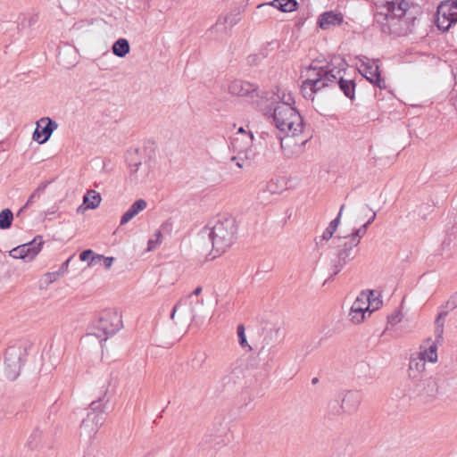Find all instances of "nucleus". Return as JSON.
Wrapping results in <instances>:
<instances>
[{
    "instance_id": "39448f33",
    "label": "nucleus",
    "mask_w": 457,
    "mask_h": 457,
    "mask_svg": "<svg viewBox=\"0 0 457 457\" xmlns=\"http://www.w3.org/2000/svg\"><path fill=\"white\" fill-rule=\"evenodd\" d=\"M329 247L336 251L334 257L330 260V266L333 270L330 278H332L337 275L350 261L354 259L353 249L356 245L347 240V237H336L332 239Z\"/></svg>"
},
{
    "instance_id": "f8f14e48",
    "label": "nucleus",
    "mask_w": 457,
    "mask_h": 457,
    "mask_svg": "<svg viewBox=\"0 0 457 457\" xmlns=\"http://www.w3.org/2000/svg\"><path fill=\"white\" fill-rule=\"evenodd\" d=\"M43 244V237L37 236L32 241L12 248L9 252V255L12 258L21 259L25 262L32 261L40 252Z\"/></svg>"
},
{
    "instance_id": "c03bdc74",
    "label": "nucleus",
    "mask_w": 457,
    "mask_h": 457,
    "mask_svg": "<svg viewBox=\"0 0 457 457\" xmlns=\"http://www.w3.org/2000/svg\"><path fill=\"white\" fill-rule=\"evenodd\" d=\"M402 312L396 310L387 317V321L390 325L394 326L398 324L402 320Z\"/></svg>"
},
{
    "instance_id": "8fccbe9b",
    "label": "nucleus",
    "mask_w": 457,
    "mask_h": 457,
    "mask_svg": "<svg viewBox=\"0 0 457 457\" xmlns=\"http://www.w3.org/2000/svg\"><path fill=\"white\" fill-rule=\"evenodd\" d=\"M370 215L368 218L367 221L365 222L366 226H370L376 219V212L371 210V212H369Z\"/></svg>"
},
{
    "instance_id": "6e6d98bb",
    "label": "nucleus",
    "mask_w": 457,
    "mask_h": 457,
    "mask_svg": "<svg viewBox=\"0 0 457 457\" xmlns=\"http://www.w3.org/2000/svg\"><path fill=\"white\" fill-rule=\"evenodd\" d=\"M180 303H181V301H179V303H178L173 307L172 312H171V313H170V319H172V320L174 319L175 313H176L177 309H178L179 305L180 304Z\"/></svg>"
},
{
    "instance_id": "69168bd1",
    "label": "nucleus",
    "mask_w": 457,
    "mask_h": 457,
    "mask_svg": "<svg viewBox=\"0 0 457 457\" xmlns=\"http://www.w3.org/2000/svg\"><path fill=\"white\" fill-rule=\"evenodd\" d=\"M237 156H233V157L231 158V160H232V161H235V160H237Z\"/></svg>"
},
{
    "instance_id": "dca6fc26",
    "label": "nucleus",
    "mask_w": 457,
    "mask_h": 457,
    "mask_svg": "<svg viewBox=\"0 0 457 457\" xmlns=\"http://www.w3.org/2000/svg\"><path fill=\"white\" fill-rule=\"evenodd\" d=\"M255 91V85L241 79H235L228 86V92L238 96H249Z\"/></svg>"
},
{
    "instance_id": "ea45409f",
    "label": "nucleus",
    "mask_w": 457,
    "mask_h": 457,
    "mask_svg": "<svg viewBox=\"0 0 457 457\" xmlns=\"http://www.w3.org/2000/svg\"><path fill=\"white\" fill-rule=\"evenodd\" d=\"M444 342V336L442 335V340L439 342L437 340L436 335H435V341L432 345H430V362L437 361V353L436 350L439 345H442Z\"/></svg>"
},
{
    "instance_id": "58836bf2",
    "label": "nucleus",
    "mask_w": 457,
    "mask_h": 457,
    "mask_svg": "<svg viewBox=\"0 0 457 457\" xmlns=\"http://www.w3.org/2000/svg\"><path fill=\"white\" fill-rule=\"evenodd\" d=\"M87 419H91V423L96 426V429L98 430L104 422V418L102 411L88 413Z\"/></svg>"
},
{
    "instance_id": "4c0bfd02",
    "label": "nucleus",
    "mask_w": 457,
    "mask_h": 457,
    "mask_svg": "<svg viewBox=\"0 0 457 457\" xmlns=\"http://www.w3.org/2000/svg\"><path fill=\"white\" fill-rule=\"evenodd\" d=\"M243 370L240 368L234 369L231 373L224 378L225 384H237L241 379Z\"/></svg>"
},
{
    "instance_id": "0eeeda50",
    "label": "nucleus",
    "mask_w": 457,
    "mask_h": 457,
    "mask_svg": "<svg viewBox=\"0 0 457 457\" xmlns=\"http://www.w3.org/2000/svg\"><path fill=\"white\" fill-rule=\"evenodd\" d=\"M122 327L121 316L114 310L104 311L99 319L96 321L95 328L96 332L94 335L97 338L104 337L106 340L108 337L114 335Z\"/></svg>"
},
{
    "instance_id": "6e6552de",
    "label": "nucleus",
    "mask_w": 457,
    "mask_h": 457,
    "mask_svg": "<svg viewBox=\"0 0 457 457\" xmlns=\"http://www.w3.org/2000/svg\"><path fill=\"white\" fill-rule=\"evenodd\" d=\"M373 295V290H366L361 291L357 296L349 312V318L353 323L360 324L364 320L367 312L369 314L372 312L370 305H373V303L370 300V296Z\"/></svg>"
},
{
    "instance_id": "4468645a",
    "label": "nucleus",
    "mask_w": 457,
    "mask_h": 457,
    "mask_svg": "<svg viewBox=\"0 0 457 457\" xmlns=\"http://www.w3.org/2000/svg\"><path fill=\"white\" fill-rule=\"evenodd\" d=\"M57 123L52 119L46 117L37 122V128L33 132L32 138L38 144L46 143L57 129Z\"/></svg>"
},
{
    "instance_id": "412c9836",
    "label": "nucleus",
    "mask_w": 457,
    "mask_h": 457,
    "mask_svg": "<svg viewBox=\"0 0 457 457\" xmlns=\"http://www.w3.org/2000/svg\"><path fill=\"white\" fill-rule=\"evenodd\" d=\"M242 12L243 10L239 7L232 9L227 15L219 17L213 28L225 24H228L230 27L235 26L239 22Z\"/></svg>"
},
{
    "instance_id": "2eb2a0df",
    "label": "nucleus",
    "mask_w": 457,
    "mask_h": 457,
    "mask_svg": "<svg viewBox=\"0 0 457 457\" xmlns=\"http://www.w3.org/2000/svg\"><path fill=\"white\" fill-rule=\"evenodd\" d=\"M362 401V395L360 391H347L341 403L345 413H354Z\"/></svg>"
},
{
    "instance_id": "4be33fe9",
    "label": "nucleus",
    "mask_w": 457,
    "mask_h": 457,
    "mask_svg": "<svg viewBox=\"0 0 457 457\" xmlns=\"http://www.w3.org/2000/svg\"><path fill=\"white\" fill-rule=\"evenodd\" d=\"M98 430L96 429V426L94 427L91 423V419H84L80 425L79 436L81 438H84L87 444H90L96 435Z\"/></svg>"
},
{
    "instance_id": "13d9d810",
    "label": "nucleus",
    "mask_w": 457,
    "mask_h": 457,
    "mask_svg": "<svg viewBox=\"0 0 457 457\" xmlns=\"http://www.w3.org/2000/svg\"><path fill=\"white\" fill-rule=\"evenodd\" d=\"M326 229L328 230L332 235H334V233L336 232V230L337 228H335V227H332V225L329 224L328 227Z\"/></svg>"
},
{
    "instance_id": "c9c22d12",
    "label": "nucleus",
    "mask_w": 457,
    "mask_h": 457,
    "mask_svg": "<svg viewBox=\"0 0 457 457\" xmlns=\"http://www.w3.org/2000/svg\"><path fill=\"white\" fill-rule=\"evenodd\" d=\"M96 260L103 261L104 266L105 267V269H110L112 265L114 258L113 257H105V256L100 255V254H95L88 261V265H90V266L96 265Z\"/></svg>"
},
{
    "instance_id": "20e7f679",
    "label": "nucleus",
    "mask_w": 457,
    "mask_h": 457,
    "mask_svg": "<svg viewBox=\"0 0 457 457\" xmlns=\"http://www.w3.org/2000/svg\"><path fill=\"white\" fill-rule=\"evenodd\" d=\"M237 233V226L234 218L228 217L219 220L209 233L213 251L217 254L223 253L235 242Z\"/></svg>"
},
{
    "instance_id": "5701e85b",
    "label": "nucleus",
    "mask_w": 457,
    "mask_h": 457,
    "mask_svg": "<svg viewBox=\"0 0 457 457\" xmlns=\"http://www.w3.org/2000/svg\"><path fill=\"white\" fill-rule=\"evenodd\" d=\"M278 330H270L267 332V335L263 338L262 345L261 349L259 350L258 354L259 355H264V354H273L275 353V345L271 343L272 336L278 335Z\"/></svg>"
},
{
    "instance_id": "a19ab883",
    "label": "nucleus",
    "mask_w": 457,
    "mask_h": 457,
    "mask_svg": "<svg viewBox=\"0 0 457 457\" xmlns=\"http://www.w3.org/2000/svg\"><path fill=\"white\" fill-rule=\"evenodd\" d=\"M280 2H281L280 0H272L271 2H269V3L260 4L257 6V9H259V10L267 9V12L265 13V15L270 16V8L274 7V8L279 10Z\"/></svg>"
},
{
    "instance_id": "c756f323",
    "label": "nucleus",
    "mask_w": 457,
    "mask_h": 457,
    "mask_svg": "<svg viewBox=\"0 0 457 457\" xmlns=\"http://www.w3.org/2000/svg\"><path fill=\"white\" fill-rule=\"evenodd\" d=\"M42 431L35 428L28 437L27 446L31 450L37 449L40 445Z\"/></svg>"
},
{
    "instance_id": "f704fd0d",
    "label": "nucleus",
    "mask_w": 457,
    "mask_h": 457,
    "mask_svg": "<svg viewBox=\"0 0 457 457\" xmlns=\"http://www.w3.org/2000/svg\"><path fill=\"white\" fill-rule=\"evenodd\" d=\"M237 334L238 337V343L242 348L247 347L250 351L252 350V347L247 342L246 337H245V328L243 324H239L237 328Z\"/></svg>"
},
{
    "instance_id": "473e14b6",
    "label": "nucleus",
    "mask_w": 457,
    "mask_h": 457,
    "mask_svg": "<svg viewBox=\"0 0 457 457\" xmlns=\"http://www.w3.org/2000/svg\"><path fill=\"white\" fill-rule=\"evenodd\" d=\"M206 361V355L204 353L196 352L189 361V365L194 370H199L203 368Z\"/></svg>"
},
{
    "instance_id": "79ce46f5",
    "label": "nucleus",
    "mask_w": 457,
    "mask_h": 457,
    "mask_svg": "<svg viewBox=\"0 0 457 457\" xmlns=\"http://www.w3.org/2000/svg\"><path fill=\"white\" fill-rule=\"evenodd\" d=\"M154 238H150V239L148 240V243H147V245H148V246H147V250H148V251H152V250L155 249V248H156V246H157L158 245H160V243H161V237H162V233H161V231L157 230V231L155 232V234H154Z\"/></svg>"
},
{
    "instance_id": "cd10ccee",
    "label": "nucleus",
    "mask_w": 457,
    "mask_h": 457,
    "mask_svg": "<svg viewBox=\"0 0 457 457\" xmlns=\"http://www.w3.org/2000/svg\"><path fill=\"white\" fill-rule=\"evenodd\" d=\"M138 149H130L127 152V162L131 169V172L135 173L141 165V160L138 157Z\"/></svg>"
},
{
    "instance_id": "9b49d317",
    "label": "nucleus",
    "mask_w": 457,
    "mask_h": 457,
    "mask_svg": "<svg viewBox=\"0 0 457 457\" xmlns=\"http://www.w3.org/2000/svg\"><path fill=\"white\" fill-rule=\"evenodd\" d=\"M296 136L293 133L286 134L284 137L276 136L284 155L287 158H296L303 154L305 150V144L310 138L305 137L299 140L295 137Z\"/></svg>"
},
{
    "instance_id": "37998d69",
    "label": "nucleus",
    "mask_w": 457,
    "mask_h": 457,
    "mask_svg": "<svg viewBox=\"0 0 457 457\" xmlns=\"http://www.w3.org/2000/svg\"><path fill=\"white\" fill-rule=\"evenodd\" d=\"M370 212H371V208L368 204L361 207L356 213V221H361L364 218L368 217Z\"/></svg>"
},
{
    "instance_id": "0e129e2a",
    "label": "nucleus",
    "mask_w": 457,
    "mask_h": 457,
    "mask_svg": "<svg viewBox=\"0 0 457 457\" xmlns=\"http://www.w3.org/2000/svg\"><path fill=\"white\" fill-rule=\"evenodd\" d=\"M237 165L239 168H242V164H241L239 162H237Z\"/></svg>"
},
{
    "instance_id": "7ed1b4c3",
    "label": "nucleus",
    "mask_w": 457,
    "mask_h": 457,
    "mask_svg": "<svg viewBox=\"0 0 457 457\" xmlns=\"http://www.w3.org/2000/svg\"><path fill=\"white\" fill-rule=\"evenodd\" d=\"M270 114L276 128L286 134L298 135L303 132V120L295 108L288 103H277L274 107H270L267 114Z\"/></svg>"
},
{
    "instance_id": "de8ad7c7",
    "label": "nucleus",
    "mask_w": 457,
    "mask_h": 457,
    "mask_svg": "<svg viewBox=\"0 0 457 457\" xmlns=\"http://www.w3.org/2000/svg\"><path fill=\"white\" fill-rule=\"evenodd\" d=\"M280 103H288V104L292 106V104H295V100L293 96L290 94H288L287 96H283V99Z\"/></svg>"
},
{
    "instance_id": "1a4fd4ad",
    "label": "nucleus",
    "mask_w": 457,
    "mask_h": 457,
    "mask_svg": "<svg viewBox=\"0 0 457 457\" xmlns=\"http://www.w3.org/2000/svg\"><path fill=\"white\" fill-rule=\"evenodd\" d=\"M457 22V0L445 1L437 7L436 24L439 30L446 31Z\"/></svg>"
},
{
    "instance_id": "c85d7f7f",
    "label": "nucleus",
    "mask_w": 457,
    "mask_h": 457,
    "mask_svg": "<svg viewBox=\"0 0 457 457\" xmlns=\"http://www.w3.org/2000/svg\"><path fill=\"white\" fill-rule=\"evenodd\" d=\"M344 412L342 403L339 400L334 399L328 403L327 414L329 419H333L336 416H339Z\"/></svg>"
},
{
    "instance_id": "09e8293b",
    "label": "nucleus",
    "mask_w": 457,
    "mask_h": 457,
    "mask_svg": "<svg viewBox=\"0 0 457 457\" xmlns=\"http://www.w3.org/2000/svg\"><path fill=\"white\" fill-rule=\"evenodd\" d=\"M340 220H341V213H337V217L330 221V225H332V227H335V228H338L339 224H340Z\"/></svg>"
},
{
    "instance_id": "393cba45",
    "label": "nucleus",
    "mask_w": 457,
    "mask_h": 457,
    "mask_svg": "<svg viewBox=\"0 0 457 457\" xmlns=\"http://www.w3.org/2000/svg\"><path fill=\"white\" fill-rule=\"evenodd\" d=\"M101 203L100 194L95 190H88L83 198V204L87 209H96Z\"/></svg>"
},
{
    "instance_id": "2f4dec72",
    "label": "nucleus",
    "mask_w": 457,
    "mask_h": 457,
    "mask_svg": "<svg viewBox=\"0 0 457 457\" xmlns=\"http://www.w3.org/2000/svg\"><path fill=\"white\" fill-rule=\"evenodd\" d=\"M13 214L10 209H4L0 212V228L7 229L11 227Z\"/></svg>"
},
{
    "instance_id": "3c124183",
    "label": "nucleus",
    "mask_w": 457,
    "mask_h": 457,
    "mask_svg": "<svg viewBox=\"0 0 457 457\" xmlns=\"http://www.w3.org/2000/svg\"><path fill=\"white\" fill-rule=\"evenodd\" d=\"M60 273L59 272H54V273H47L46 274V277L48 278V280H49V283H52L54 282V280L57 279V278L59 277Z\"/></svg>"
},
{
    "instance_id": "423d86ee",
    "label": "nucleus",
    "mask_w": 457,
    "mask_h": 457,
    "mask_svg": "<svg viewBox=\"0 0 457 457\" xmlns=\"http://www.w3.org/2000/svg\"><path fill=\"white\" fill-rule=\"evenodd\" d=\"M428 352L426 346L420 345V351L412 353L409 363V377L416 383V387L426 389L428 379L426 370Z\"/></svg>"
},
{
    "instance_id": "e2e57ef3",
    "label": "nucleus",
    "mask_w": 457,
    "mask_h": 457,
    "mask_svg": "<svg viewBox=\"0 0 457 457\" xmlns=\"http://www.w3.org/2000/svg\"><path fill=\"white\" fill-rule=\"evenodd\" d=\"M318 381H319V380H318V378H313L312 379V384H316V383H318Z\"/></svg>"
},
{
    "instance_id": "a18cd8bd",
    "label": "nucleus",
    "mask_w": 457,
    "mask_h": 457,
    "mask_svg": "<svg viewBox=\"0 0 457 457\" xmlns=\"http://www.w3.org/2000/svg\"><path fill=\"white\" fill-rule=\"evenodd\" d=\"M332 237L333 235L328 230L325 229L322 236L319 239H316L317 247H323V241H328L329 239L332 238Z\"/></svg>"
},
{
    "instance_id": "b1692460",
    "label": "nucleus",
    "mask_w": 457,
    "mask_h": 457,
    "mask_svg": "<svg viewBox=\"0 0 457 457\" xmlns=\"http://www.w3.org/2000/svg\"><path fill=\"white\" fill-rule=\"evenodd\" d=\"M129 44L126 38H119L112 45V53L118 57H125L129 53Z\"/></svg>"
},
{
    "instance_id": "4d7b16f0",
    "label": "nucleus",
    "mask_w": 457,
    "mask_h": 457,
    "mask_svg": "<svg viewBox=\"0 0 457 457\" xmlns=\"http://www.w3.org/2000/svg\"><path fill=\"white\" fill-rule=\"evenodd\" d=\"M381 301L378 300L376 302H374V305H370V307H372L373 309L371 310L372 312L376 309H378L379 307V304H381Z\"/></svg>"
},
{
    "instance_id": "bb28decb",
    "label": "nucleus",
    "mask_w": 457,
    "mask_h": 457,
    "mask_svg": "<svg viewBox=\"0 0 457 457\" xmlns=\"http://www.w3.org/2000/svg\"><path fill=\"white\" fill-rule=\"evenodd\" d=\"M49 184V182L47 181H45V182H42L33 192L32 194L29 195V199L27 200L25 205L21 209L20 212L23 211L24 209L26 208H29V206H31L36 201H37L38 199H40V197L42 196V195L44 194L47 185Z\"/></svg>"
},
{
    "instance_id": "052dcab7",
    "label": "nucleus",
    "mask_w": 457,
    "mask_h": 457,
    "mask_svg": "<svg viewBox=\"0 0 457 457\" xmlns=\"http://www.w3.org/2000/svg\"><path fill=\"white\" fill-rule=\"evenodd\" d=\"M370 300L371 302L374 303V302L378 301V298L376 296V295L374 294L372 296H370Z\"/></svg>"
},
{
    "instance_id": "680f3d73",
    "label": "nucleus",
    "mask_w": 457,
    "mask_h": 457,
    "mask_svg": "<svg viewBox=\"0 0 457 457\" xmlns=\"http://www.w3.org/2000/svg\"><path fill=\"white\" fill-rule=\"evenodd\" d=\"M345 204H342V205L340 206V209H339L338 213H341V214H342V213H343V211H344V209H345Z\"/></svg>"
},
{
    "instance_id": "6ab92c4d",
    "label": "nucleus",
    "mask_w": 457,
    "mask_h": 457,
    "mask_svg": "<svg viewBox=\"0 0 457 457\" xmlns=\"http://www.w3.org/2000/svg\"><path fill=\"white\" fill-rule=\"evenodd\" d=\"M147 206V203L144 199H138L132 204L127 212L121 216L120 225H125L134 217H136L140 212L144 211Z\"/></svg>"
},
{
    "instance_id": "bf43d9fd",
    "label": "nucleus",
    "mask_w": 457,
    "mask_h": 457,
    "mask_svg": "<svg viewBox=\"0 0 457 457\" xmlns=\"http://www.w3.org/2000/svg\"><path fill=\"white\" fill-rule=\"evenodd\" d=\"M69 262H70V259H68L67 261H65L62 264V267H61V270H64L68 268L69 266Z\"/></svg>"
},
{
    "instance_id": "f257e3e1",
    "label": "nucleus",
    "mask_w": 457,
    "mask_h": 457,
    "mask_svg": "<svg viewBox=\"0 0 457 457\" xmlns=\"http://www.w3.org/2000/svg\"><path fill=\"white\" fill-rule=\"evenodd\" d=\"M409 11L405 0H384L376 7L374 24L382 33L395 37H403L412 31L416 18Z\"/></svg>"
},
{
    "instance_id": "a878e982",
    "label": "nucleus",
    "mask_w": 457,
    "mask_h": 457,
    "mask_svg": "<svg viewBox=\"0 0 457 457\" xmlns=\"http://www.w3.org/2000/svg\"><path fill=\"white\" fill-rule=\"evenodd\" d=\"M227 428H222L217 431V433H213L212 430H209L208 433L203 437V443L204 445L215 443V445H220L224 442L223 436L226 434Z\"/></svg>"
},
{
    "instance_id": "338daca9",
    "label": "nucleus",
    "mask_w": 457,
    "mask_h": 457,
    "mask_svg": "<svg viewBox=\"0 0 457 457\" xmlns=\"http://www.w3.org/2000/svg\"><path fill=\"white\" fill-rule=\"evenodd\" d=\"M83 205H80L79 208H78V212H79L81 209H82Z\"/></svg>"
},
{
    "instance_id": "9d476101",
    "label": "nucleus",
    "mask_w": 457,
    "mask_h": 457,
    "mask_svg": "<svg viewBox=\"0 0 457 457\" xmlns=\"http://www.w3.org/2000/svg\"><path fill=\"white\" fill-rule=\"evenodd\" d=\"M24 362L22 353L13 347H9L4 353V374L5 378L14 381L20 376Z\"/></svg>"
},
{
    "instance_id": "e433bc0d",
    "label": "nucleus",
    "mask_w": 457,
    "mask_h": 457,
    "mask_svg": "<svg viewBox=\"0 0 457 457\" xmlns=\"http://www.w3.org/2000/svg\"><path fill=\"white\" fill-rule=\"evenodd\" d=\"M239 159L253 160L256 155V150L253 148V144L245 146L243 151L237 153Z\"/></svg>"
},
{
    "instance_id": "7c9ffc66",
    "label": "nucleus",
    "mask_w": 457,
    "mask_h": 457,
    "mask_svg": "<svg viewBox=\"0 0 457 457\" xmlns=\"http://www.w3.org/2000/svg\"><path fill=\"white\" fill-rule=\"evenodd\" d=\"M368 226L364 223L361 225L359 228L354 229L352 234L347 237V240L353 243V245H355L356 246L360 244L361 239L365 236L367 233Z\"/></svg>"
},
{
    "instance_id": "603ef678",
    "label": "nucleus",
    "mask_w": 457,
    "mask_h": 457,
    "mask_svg": "<svg viewBox=\"0 0 457 457\" xmlns=\"http://www.w3.org/2000/svg\"><path fill=\"white\" fill-rule=\"evenodd\" d=\"M243 135H253V133H252L251 131L246 132V131L244 129V128L240 127V128L237 129V133H236L234 136H236V137H243Z\"/></svg>"
},
{
    "instance_id": "f3484780",
    "label": "nucleus",
    "mask_w": 457,
    "mask_h": 457,
    "mask_svg": "<svg viewBox=\"0 0 457 457\" xmlns=\"http://www.w3.org/2000/svg\"><path fill=\"white\" fill-rule=\"evenodd\" d=\"M364 77L372 84L379 88H386V82L380 76L378 64L366 65L364 68Z\"/></svg>"
},
{
    "instance_id": "5fc2aeb1",
    "label": "nucleus",
    "mask_w": 457,
    "mask_h": 457,
    "mask_svg": "<svg viewBox=\"0 0 457 457\" xmlns=\"http://www.w3.org/2000/svg\"><path fill=\"white\" fill-rule=\"evenodd\" d=\"M202 290H203L202 287H196V288L192 292V294H191L189 296H191V295H199L201 294Z\"/></svg>"
},
{
    "instance_id": "864d4df0",
    "label": "nucleus",
    "mask_w": 457,
    "mask_h": 457,
    "mask_svg": "<svg viewBox=\"0 0 457 457\" xmlns=\"http://www.w3.org/2000/svg\"><path fill=\"white\" fill-rule=\"evenodd\" d=\"M90 407L93 411H96L100 407V403L98 401H94L91 403Z\"/></svg>"
},
{
    "instance_id": "aec40b11",
    "label": "nucleus",
    "mask_w": 457,
    "mask_h": 457,
    "mask_svg": "<svg viewBox=\"0 0 457 457\" xmlns=\"http://www.w3.org/2000/svg\"><path fill=\"white\" fill-rule=\"evenodd\" d=\"M253 141V135H243V137L233 136L230 137L229 148L233 152L238 153L243 151L245 146L252 145Z\"/></svg>"
},
{
    "instance_id": "774afa93",
    "label": "nucleus",
    "mask_w": 457,
    "mask_h": 457,
    "mask_svg": "<svg viewBox=\"0 0 457 457\" xmlns=\"http://www.w3.org/2000/svg\"><path fill=\"white\" fill-rule=\"evenodd\" d=\"M102 261L96 260V264L101 262Z\"/></svg>"
},
{
    "instance_id": "72a5a7b5",
    "label": "nucleus",
    "mask_w": 457,
    "mask_h": 457,
    "mask_svg": "<svg viewBox=\"0 0 457 457\" xmlns=\"http://www.w3.org/2000/svg\"><path fill=\"white\" fill-rule=\"evenodd\" d=\"M279 11L283 12H291L298 8L296 0H280Z\"/></svg>"
},
{
    "instance_id": "a211bd4d",
    "label": "nucleus",
    "mask_w": 457,
    "mask_h": 457,
    "mask_svg": "<svg viewBox=\"0 0 457 457\" xmlns=\"http://www.w3.org/2000/svg\"><path fill=\"white\" fill-rule=\"evenodd\" d=\"M342 21L343 15L333 12H326L320 14L318 19V24L322 29H328L330 26L340 25Z\"/></svg>"
},
{
    "instance_id": "ddd939ff",
    "label": "nucleus",
    "mask_w": 457,
    "mask_h": 457,
    "mask_svg": "<svg viewBox=\"0 0 457 457\" xmlns=\"http://www.w3.org/2000/svg\"><path fill=\"white\" fill-rule=\"evenodd\" d=\"M457 308V291L453 294L444 304L439 307L438 314L434 321V335H436L437 340H442L444 335L445 321L449 312Z\"/></svg>"
},
{
    "instance_id": "f03ea898",
    "label": "nucleus",
    "mask_w": 457,
    "mask_h": 457,
    "mask_svg": "<svg viewBox=\"0 0 457 457\" xmlns=\"http://www.w3.org/2000/svg\"><path fill=\"white\" fill-rule=\"evenodd\" d=\"M340 71L329 64L318 66L312 63L306 71V79L301 86V93L306 99H314V95L324 87L338 86L350 100L355 97V83L352 79H344Z\"/></svg>"
},
{
    "instance_id": "49530a36",
    "label": "nucleus",
    "mask_w": 457,
    "mask_h": 457,
    "mask_svg": "<svg viewBox=\"0 0 457 457\" xmlns=\"http://www.w3.org/2000/svg\"><path fill=\"white\" fill-rule=\"evenodd\" d=\"M94 254L93 251L90 250V249H87V250H85L83 252L80 253L79 254V259L83 262L85 261H88L89 260V257H92Z\"/></svg>"
}]
</instances>
